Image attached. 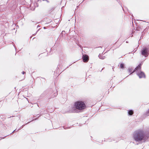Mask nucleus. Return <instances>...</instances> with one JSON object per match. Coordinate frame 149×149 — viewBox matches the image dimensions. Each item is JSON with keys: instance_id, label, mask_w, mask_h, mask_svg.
I'll use <instances>...</instances> for the list:
<instances>
[{"instance_id": "obj_11", "label": "nucleus", "mask_w": 149, "mask_h": 149, "mask_svg": "<svg viewBox=\"0 0 149 149\" xmlns=\"http://www.w3.org/2000/svg\"><path fill=\"white\" fill-rule=\"evenodd\" d=\"M29 122H28L26 123L25 124L22 125L20 127H19L18 130H17V131H18L19 130H20L21 129L23 128L25 126V125H26L29 124Z\"/></svg>"}, {"instance_id": "obj_18", "label": "nucleus", "mask_w": 149, "mask_h": 149, "mask_svg": "<svg viewBox=\"0 0 149 149\" xmlns=\"http://www.w3.org/2000/svg\"><path fill=\"white\" fill-rule=\"evenodd\" d=\"M109 141H112V140H109Z\"/></svg>"}, {"instance_id": "obj_19", "label": "nucleus", "mask_w": 149, "mask_h": 149, "mask_svg": "<svg viewBox=\"0 0 149 149\" xmlns=\"http://www.w3.org/2000/svg\"><path fill=\"white\" fill-rule=\"evenodd\" d=\"M9 134H8V135H9ZM8 136V135H7V136H5V137H6L7 136Z\"/></svg>"}, {"instance_id": "obj_6", "label": "nucleus", "mask_w": 149, "mask_h": 149, "mask_svg": "<svg viewBox=\"0 0 149 149\" xmlns=\"http://www.w3.org/2000/svg\"><path fill=\"white\" fill-rule=\"evenodd\" d=\"M148 53V50L147 49H143L142 52V54L145 56H146L147 55Z\"/></svg>"}, {"instance_id": "obj_13", "label": "nucleus", "mask_w": 149, "mask_h": 149, "mask_svg": "<svg viewBox=\"0 0 149 149\" xmlns=\"http://www.w3.org/2000/svg\"><path fill=\"white\" fill-rule=\"evenodd\" d=\"M124 65L123 64L121 63L120 64V66L121 68H124Z\"/></svg>"}, {"instance_id": "obj_2", "label": "nucleus", "mask_w": 149, "mask_h": 149, "mask_svg": "<svg viewBox=\"0 0 149 149\" xmlns=\"http://www.w3.org/2000/svg\"><path fill=\"white\" fill-rule=\"evenodd\" d=\"M86 107V106L85 101L78 100L74 102L72 107V112L73 113H78V111L76 109L79 110H81L85 109Z\"/></svg>"}, {"instance_id": "obj_16", "label": "nucleus", "mask_w": 149, "mask_h": 149, "mask_svg": "<svg viewBox=\"0 0 149 149\" xmlns=\"http://www.w3.org/2000/svg\"><path fill=\"white\" fill-rule=\"evenodd\" d=\"M24 73L25 72H22V74H24Z\"/></svg>"}, {"instance_id": "obj_8", "label": "nucleus", "mask_w": 149, "mask_h": 149, "mask_svg": "<svg viewBox=\"0 0 149 149\" xmlns=\"http://www.w3.org/2000/svg\"><path fill=\"white\" fill-rule=\"evenodd\" d=\"M134 111L133 110L131 109L127 111L128 115L129 116H131L134 114Z\"/></svg>"}, {"instance_id": "obj_20", "label": "nucleus", "mask_w": 149, "mask_h": 149, "mask_svg": "<svg viewBox=\"0 0 149 149\" xmlns=\"http://www.w3.org/2000/svg\"><path fill=\"white\" fill-rule=\"evenodd\" d=\"M26 99L27 100H28V99L27 98H26Z\"/></svg>"}, {"instance_id": "obj_5", "label": "nucleus", "mask_w": 149, "mask_h": 149, "mask_svg": "<svg viewBox=\"0 0 149 149\" xmlns=\"http://www.w3.org/2000/svg\"><path fill=\"white\" fill-rule=\"evenodd\" d=\"M82 59L84 62H87L89 60V57L88 55L84 54L83 56Z\"/></svg>"}, {"instance_id": "obj_3", "label": "nucleus", "mask_w": 149, "mask_h": 149, "mask_svg": "<svg viewBox=\"0 0 149 149\" xmlns=\"http://www.w3.org/2000/svg\"><path fill=\"white\" fill-rule=\"evenodd\" d=\"M141 67L140 65H138L136 68V70H137V74L140 78H145V75L144 73L141 71L140 70Z\"/></svg>"}, {"instance_id": "obj_15", "label": "nucleus", "mask_w": 149, "mask_h": 149, "mask_svg": "<svg viewBox=\"0 0 149 149\" xmlns=\"http://www.w3.org/2000/svg\"><path fill=\"white\" fill-rule=\"evenodd\" d=\"M64 128V129H67L68 128H70V127H66L65 128H64Z\"/></svg>"}, {"instance_id": "obj_10", "label": "nucleus", "mask_w": 149, "mask_h": 149, "mask_svg": "<svg viewBox=\"0 0 149 149\" xmlns=\"http://www.w3.org/2000/svg\"><path fill=\"white\" fill-rule=\"evenodd\" d=\"M58 95V93L56 92V93H53L52 95L51 96V98H53L56 97Z\"/></svg>"}, {"instance_id": "obj_17", "label": "nucleus", "mask_w": 149, "mask_h": 149, "mask_svg": "<svg viewBox=\"0 0 149 149\" xmlns=\"http://www.w3.org/2000/svg\"><path fill=\"white\" fill-rule=\"evenodd\" d=\"M17 130L16 129V131H15V132H17L18 131H17Z\"/></svg>"}, {"instance_id": "obj_9", "label": "nucleus", "mask_w": 149, "mask_h": 149, "mask_svg": "<svg viewBox=\"0 0 149 149\" xmlns=\"http://www.w3.org/2000/svg\"><path fill=\"white\" fill-rule=\"evenodd\" d=\"M143 115L145 116H149V109L147 110L143 114Z\"/></svg>"}, {"instance_id": "obj_14", "label": "nucleus", "mask_w": 149, "mask_h": 149, "mask_svg": "<svg viewBox=\"0 0 149 149\" xmlns=\"http://www.w3.org/2000/svg\"><path fill=\"white\" fill-rule=\"evenodd\" d=\"M16 129L15 130H14L12 133H10V134H11L13 133H14V132H15V131H16Z\"/></svg>"}, {"instance_id": "obj_7", "label": "nucleus", "mask_w": 149, "mask_h": 149, "mask_svg": "<svg viewBox=\"0 0 149 149\" xmlns=\"http://www.w3.org/2000/svg\"><path fill=\"white\" fill-rule=\"evenodd\" d=\"M115 86H113L112 85H111V84H107V89H108V90H111Z\"/></svg>"}, {"instance_id": "obj_12", "label": "nucleus", "mask_w": 149, "mask_h": 149, "mask_svg": "<svg viewBox=\"0 0 149 149\" xmlns=\"http://www.w3.org/2000/svg\"><path fill=\"white\" fill-rule=\"evenodd\" d=\"M40 115H39V114H37V116H37V118H34V119H33L32 120H31L30 121H29V123L30 122H32L34 120H37L38 118L39 117H40Z\"/></svg>"}, {"instance_id": "obj_1", "label": "nucleus", "mask_w": 149, "mask_h": 149, "mask_svg": "<svg viewBox=\"0 0 149 149\" xmlns=\"http://www.w3.org/2000/svg\"><path fill=\"white\" fill-rule=\"evenodd\" d=\"M133 137V139L136 142H145L149 138V132L138 129L134 132Z\"/></svg>"}, {"instance_id": "obj_4", "label": "nucleus", "mask_w": 149, "mask_h": 149, "mask_svg": "<svg viewBox=\"0 0 149 149\" xmlns=\"http://www.w3.org/2000/svg\"><path fill=\"white\" fill-rule=\"evenodd\" d=\"M13 116H10V117H9L7 118L6 123L7 124H8V126H10L11 125V121L12 120L11 118L12 117H13Z\"/></svg>"}]
</instances>
